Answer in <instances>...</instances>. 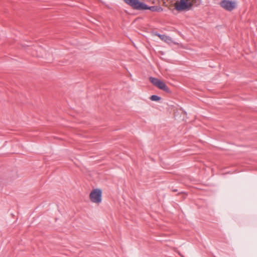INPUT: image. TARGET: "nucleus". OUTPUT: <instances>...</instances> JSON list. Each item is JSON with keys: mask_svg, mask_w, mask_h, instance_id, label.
<instances>
[{"mask_svg": "<svg viewBox=\"0 0 257 257\" xmlns=\"http://www.w3.org/2000/svg\"><path fill=\"white\" fill-rule=\"evenodd\" d=\"M146 10H150L153 12H155L157 10V8L155 7H148L147 5V8L146 9Z\"/></svg>", "mask_w": 257, "mask_h": 257, "instance_id": "obj_9", "label": "nucleus"}, {"mask_svg": "<svg viewBox=\"0 0 257 257\" xmlns=\"http://www.w3.org/2000/svg\"><path fill=\"white\" fill-rule=\"evenodd\" d=\"M123 1L135 10H145L147 8V5L140 0H123Z\"/></svg>", "mask_w": 257, "mask_h": 257, "instance_id": "obj_3", "label": "nucleus"}, {"mask_svg": "<svg viewBox=\"0 0 257 257\" xmlns=\"http://www.w3.org/2000/svg\"><path fill=\"white\" fill-rule=\"evenodd\" d=\"M150 99L152 101H159L160 100V97L157 95H153L151 96Z\"/></svg>", "mask_w": 257, "mask_h": 257, "instance_id": "obj_8", "label": "nucleus"}, {"mask_svg": "<svg viewBox=\"0 0 257 257\" xmlns=\"http://www.w3.org/2000/svg\"><path fill=\"white\" fill-rule=\"evenodd\" d=\"M102 192L100 189H92L89 194V199L91 202L99 205L102 202Z\"/></svg>", "mask_w": 257, "mask_h": 257, "instance_id": "obj_2", "label": "nucleus"}, {"mask_svg": "<svg viewBox=\"0 0 257 257\" xmlns=\"http://www.w3.org/2000/svg\"><path fill=\"white\" fill-rule=\"evenodd\" d=\"M149 80L150 82L155 86L158 88L165 91L166 92L170 93L171 91L169 87L166 85L165 83L161 80L156 78L150 77Z\"/></svg>", "mask_w": 257, "mask_h": 257, "instance_id": "obj_4", "label": "nucleus"}, {"mask_svg": "<svg viewBox=\"0 0 257 257\" xmlns=\"http://www.w3.org/2000/svg\"><path fill=\"white\" fill-rule=\"evenodd\" d=\"M220 6L228 11H231L236 7V3L234 1L223 0L220 3Z\"/></svg>", "mask_w": 257, "mask_h": 257, "instance_id": "obj_5", "label": "nucleus"}, {"mask_svg": "<svg viewBox=\"0 0 257 257\" xmlns=\"http://www.w3.org/2000/svg\"><path fill=\"white\" fill-rule=\"evenodd\" d=\"M38 51H39L38 52L39 53L37 54V56L38 57H43L45 56V55H44V53L45 52V51L43 49L39 48Z\"/></svg>", "mask_w": 257, "mask_h": 257, "instance_id": "obj_7", "label": "nucleus"}, {"mask_svg": "<svg viewBox=\"0 0 257 257\" xmlns=\"http://www.w3.org/2000/svg\"><path fill=\"white\" fill-rule=\"evenodd\" d=\"M153 36H158L162 41L167 43L171 44L173 41L171 37L165 35H161L158 33H154Z\"/></svg>", "mask_w": 257, "mask_h": 257, "instance_id": "obj_6", "label": "nucleus"}, {"mask_svg": "<svg viewBox=\"0 0 257 257\" xmlns=\"http://www.w3.org/2000/svg\"><path fill=\"white\" fill-rule=\"evenodd\" d=\"M198 0H178L172 6L178 12L189 10L193 6L197 5Z\"/></svg>", "mask_w": 257, "mask_h": 257, "instance_id": "obj_1", "label": "nucleus"}]
</instances>
